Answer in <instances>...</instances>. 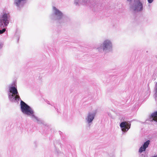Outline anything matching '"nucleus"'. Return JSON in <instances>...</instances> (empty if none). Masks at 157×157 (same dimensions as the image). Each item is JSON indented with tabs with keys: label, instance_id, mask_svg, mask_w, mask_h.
I'll return each instance as SVG.
<instances>
[{
	"label": "nucleus",
	"instance_id": "1",
	"mask_svg": "<svg viewBox=\"0 0 157 157\" xmlns=\"http://www.w3.org/2000/svg\"><path fill=\"white\" fill-rule=\"evenodd\" d=\"M7 93L9 99L10 101L18 104L20 97L15 82L8 86Z\"/></svg>",
	"mask_w": 157,
	"mask_h": 157
},
{
	"label": "nucleus",
	"instance_id": "2",
	"mask_svg": "<svg viewBox=\"0 0 157 157\" xmlns=\"http://www.w3.org/2000/svg\"><path fill=\"white\" fill-rule=\"evenodd\" d=\"M21 109L22 112L27 115L33 114V112L30 107L23 101H21L20 102Z\"/></svg>",
	"mask_w": 157,
	"mask_h": 157
},
{
	"label": "nucleus",
	"instance_id": "3",
	"mask_svg": "<svg viewBox=\"0 0 157 157\" xmlns=\"http://www.w3.org/2000/svg\"><path fill=\"white\" fill-rule=\"evenodd\" d=\"M9 23L7 14H4L0 19V28L2 29L7 26Z\"/></svg>",
	"mask_w": 157,
	"mask_h": 157
},
{
	"label": "nucleus",
	"instance_id": "4",
	"mask_svg": "<svg viewBox=\"0 0 157 157\" xmlns=\"http://www.w3.org/2000/svg\"><path fill=\"white\" fill-rule=\"evenodd\" d=\"M133 9L135 11H141L143 9L142 4L139 1H136L135 5L133 7Z\"/></svg>",
	"mask_w": 157,
	"mask_h": 157
},
{
	"label": "nucleus",
	"instance_id": "5",
	"mask_svg": "<svg viewBox=\"0 0 157 157\" xmlns=\"http://www.w3.org/2000/svg\"><path fill=\"white\" fill-rule=\"evenodd\" d=\"M130 124L126 122H122L120 125V127L122 128V130L123 132L127 131L130 128Z\"/></svg>",
	"mask_w": 157,
	"mask_h": 157
},
{
	"label": "nucleus",
	"instance_id": "6",
	"mask_svg": "<svg viewBox=\"0 0 157 157\" xmlns=\"http://www.w3.org/2000/svg\"><path fill=\"white\" fill-rule=\"evenodd\" d=\"M112 44L109 40H106L104 41L103 44V50L111 48Z\"/></svg>",
	"mask_w": 157,
	"mask_h": 157
},
{
	"label": "nucleus",
	"instance_id": "7",
	"mask_svg": "<svg viewBox=\"0 0 157 157\" xmlns=\"http://www.w3.org/2000/svg\"><path fill=\"white\" fill-rule=\"evenodd\" d=\"M150 141L148 140L145 142L143 146H141L139 149V152L141 153L144 151H145L146 149L148 147Z\"/></svg>",
	"mask_w": 157,
	"mask_h": 157
},
{
	"label": "nucleus",
	"instance_id": "8",
	"mask_svg": "<svg viewBox=\"0 0 157 157\" xmlns=\"http://www.w3.org/2000/svg\"><path fill=\"white\" fill-rule=\"evenodd\" d=\"M53 9L55 11V14L57 15L59 18L60 19L63 16V13H62L57 9L55 7H53Z\"/></svg>",
	"mask_w": 157,
	"mask_h": 157
},
{
	"label": "nucleus",
	"instance_id": "9",
	"mask_svg": "<svg viewBox=\"0 0 157 157\" xmlns=\"http://www.w3.org/2000/svg\"><path fill=\"white\" fill-rule=\"evenodd\" d=\"M150 120L151 121H157V111L152 114L151 116Z\"/></svg>",
	"mask_w": 157,
	"mask_h": 157
},
{
	"label": "nucleus",
	"instance_id": "10",
	"mask_svg": "<svg viewBox=\"0 0 157 157\" xmlns=\"http://www.w3.org/2000/svg\"><path fill=\"white\" fill-rule=\"evenodd\" d=\"M94 118V116L91 114H89L88 116L87 121L89 123L91 122Z\"/></svg>",
	"mask_w": 157,
	"mask_h": 157
},
{
	"label": "nucleus",
	"instance_id": "11",
	"mask_svg": "<svg viewBox=\"0 0 157 157\" xmlns=\"http://www.w3.org/2000/svg\"><path fill=\"white\" fill-rule=\"evenodd\" d=\"M15 3L17 6H19L20 4V0H15Z\"/></svg>",
	"mask_w": 157,
	"mask_h": 157
},
{
	"label": "nucleus",
	"instance_id": "12",
	"mask_svg": "<svg viewBox=\"0 0 157 157\" xmlns=\"http://www.w3.org/2000/svg\"><path fill=\"white\" fill-rule=\"evenodd\" d=\"M6 30L5 28H3L2 30H0V34H2Z\"/></svg>",
	"mask_w": 157,
	"mask_h": 157
},
{
	"label": "nucleus",
	"instance_id": "13",
	"mask_svg": "<svg viewBox=\"0 0 157 157\" xmlns=\"http://www.w3.org/2000/svg\"><path fill=\"white\" fill-rule=\"evenodd\" d=\"M149 3H151L153 1V0H147Z\"/></svg>",
	"mask_w": 157,
	"mask_h": 157
},
{
	"label": "nucleus",
	"instance_id": "14",
	"mask_svg": "<svg viewBox=\"0 0 157 157\" xmlns=\"http://www.w3.org/2000/svg\"><path fill=\"white\" fill-rule=\"evenodd\" d=\"M157 157V155H156V156H154V157Z\"/></svg>",
	"mask_w": 157,
	"mask_h": 157
},
{
	"label": "nucleus",
	"instance_id": "15",
	"mask_svg": "<svg viewBox=\"0 0 157 157\" xmlns=\"http://www.w3.org/2000/svg\"><path fill=\"white\" fill-rule=\"evenodd\" d=\"M156 85H157V83H156Z\"/></svg>",
	"mask_w": 157,
	"mask_h": 157
},
{
	"label": "nucleus",
	"instance_id": "16",
	"mask_svg": "<svg viewBox=\"0 0 157 157\" xmlns=\"http://www.w3.org/2000/svg\"><path fill=\"white\" fill-rule=\"evenodd\" d=\"M131 0H128V1H131Z\"/></svg>",
	"mask_w": 157,
	"mask_h": 157
}]
</instances>
